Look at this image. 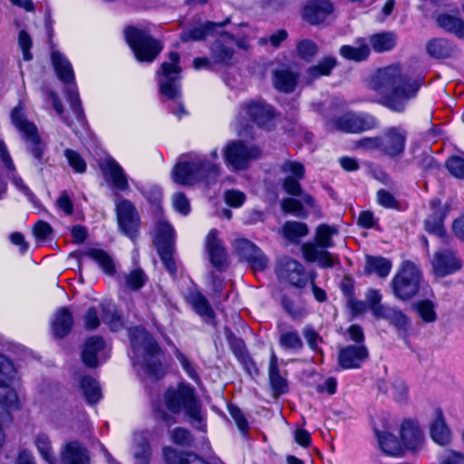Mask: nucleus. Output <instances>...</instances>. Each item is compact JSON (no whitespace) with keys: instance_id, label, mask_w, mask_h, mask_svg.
I'll return each instance as SVG.
<instances>
[{"instance_id":"obj_46","label":"nucleus","mask_w":464,"mask_h":464,"mask_svg":"<svg viewBox=\"0 0 464 464\" xmlns=\"http://www.w3.org/2000/svg\"><path fill=\"white\" fill-rule=\"evenodd\" d=\"M189 302L192 304L196 312L201 316L206 317L207 319H213L215 316V313L211 308L207 298L201 295L200 293H191L189 295Z\"/></svg>"},{"instance_id":"obj_22","label":"nucleus","mask_w":464,"mask_h":464,"mask_svg":"<svg viewBox=\"0 0 464 464\" xmlns=\"http://www.w3.org/2000/svg\"><path fill=\"white\" fill-rule=\"evenodd\" d=\"M299 73L284 66L273 72L274 87L281 92L291 93L295 90Z\"/></svg>"},{"instance_id":"obj_20","label":"nucleus","mask_w":464,"mask_h":464,"mask_svg":"<svg viewBox=\"0 0 464 464\" xmlns=\"http://www.w3.org/2000/svg\"><path fill=\"white\" fill-rule=\"evenodd\" d=\"M367 357L368 350L364 345H348L340 350L338 362L343 369L359 368Z\"/></svg>"},{"instance_id":"obj_34","label":"nucleus","mask_w":464,"mask_h":464,"mask_svg":"<svg viewBox=\"0 0 464 464\" xmlns=\"http://www.w3.org/2000/svg\"><path fill=\"white\" fill-rule=\"evenodd\" d=\"M427 53L435 59H444L450 57L454 53V48L450 43L444 38H434L426 44Z\"/></svg>"},{"instance_id":"obj_54","label":"nucleus","mask_w":464,"mask_h":464,"mask_svg":"<svg viewBox=\"0 0 464 464\" xmlns=\"http://www.w3.org/2000/svg\"><path fill=\"white\" fill-rule=\"evenodd\" d=\"M281 208L284 212L294 214L301 218H305L308 216V212L304 209L302 201L293 198H284L281 201Z\"/></svg>"},{"instance_id":"obj_4","label":"nucleus","mask_w":464,"mask_h":464,"mask_svg":"<svg viewBox=\"0 0 464 464\" xmlns=\"http://www.w3.org/2000/svg\"><path fill=\"white\" fill-rule=\"evenodd\" d=\"M124 35L139 62H153L163 49L161 42L154 38L146 29L130 25L125 28Z\"/></svg>"},{"instance_id":"obj_10","label":"nucleus","mask_w":464,"mask_h":464,"mask_svg":"<svg viewBox=\"0 0 464 464\" xmlns=\"http://www.w3.org/2000/svg\"><path fill=\"white\" fill-rule=\"evenodd\" d=\"M11 119L14 126L23 132L27 141L30 142L29 149L33 156L41 160L44 146L41 142L35 125L24 118L22 109L19 107L13 109Z\"/></svg>"},{"instance_id":"obj_50","label":"nucleus","mask_w":464,"mask_h":464,"mask_svg":"<svg viewBox=\"0 0 464 464\" xmlns=\"http://www.w3.org/2000/svg\"><path fill=\"white\" fill-rule=\"evenodd\" d=\"M412 310L416 311L425 323H432L437 319L434 304L430 300H421L411 304Z\"/></svg>"},{"instance_id":"obj_29","label":"nucleus","mask_w":464,"mask_h":464,"mask_svg":"<svg viewBox=\"0 0 464 464\" xmlns=\"http://www.w3.org/2000/svg\"><path fill=\"white\" fill-rule=\"evenodd\" d=\"M401 438L405 448L416 450L421 444L423 435L414 421L404 420L401 426Z\"/></svg>"},{"instance_id":"obj_38","label":"nucleus","mask_w":464,"mask_h":464,"mask_svg":"<svg viewBox=\"0 0 464 464\" xmlns=\"http://www.w3.org/2000/svg\"><path fill=\"white\" fill-rule=\"evenodd\" d=\"M437 24L447 32L464 38V22L460 18L449 14H441L437 17Z\"/></svg>"},{"instance_id":"obj_62","label":"nucleus","mask_w":464,"mask_h":464,"mask_svg":"<svg viewBox=\"0 0 464 464\" xmlns=\"http://www.w3.org/2000/svg\"><path fill=\"white\" fill-rule=\"evenodd\" d=\"M256 253L247 259V263L249 264L251 269L256 273L257 271H263L266 268L268 264V259L262 252L260 248H257Z\"/></svg>"},{"instance_id":"obj_63","label":"nucleus","mask_w":464,"mask_h":464,"mask_svg":"<svg viewBox=\"0 0 464 464\" xmlns=\"http://www.w3.org/2000/svg\"><path fill=\"white\" fill-rule=\"evenodd\" d=\"M303 335L305 338L308 346L313 351L321 352L320 348L318 347V343H323V338L319 335L318 333L315 332L312 326H305L303 330Z\"/></svg>"},{"instance_id":"obj_61","label":"nucleus","mask_w":464,"mask_h":464,"mask_svg":"<svg viewBox=\"0 0 464 464\" xmlns=\"http://www.w3.org/2000/svg\"><path fill=\"white\" fill-rule=\"evenodd\" d=\"M446 168L451 175L458 179L464 178V158L452 156L446 161Z\"/></svg>"},{"instance_id":"obj_13","label":"nucleus","mask_w":464,"mask_h":464,"mask_svg":"<svg viewBox=\"0 0 464 464\" xmlns=\"http://www.w3.org/2000/svg\"><path fill=\"white\" fill-rule=\"evenodd\" d=\"M431 265L434 274L437 276L444 277L459 271L462 266V262L455 250L443 248L434 254Z\"/></svg>"},{"instance_id":"obj_53","label":"nucleus","mask_w":464,"mask_h":464,"mask_svg":"<svg viewBox=\"0 0 464 464\" xmlns=\"http://www.w3.org/2000/svg\"><path fill=\"white\" fill-rule=\"evenodd\" d=\"M279 344L287 350H301L304 346L303 340L296 331H287L280 334Z\"/></svg>"},{"instance_id":"obj_32","label":"nucleus","mask_w":464,"mask_h":464,"mask_svg":"<svg viewBox=\"0 0 464 464\" xmlns=\"http://www.w3.org/2000/svg\"><path fill=\"white\" fill-rule=\"evenodd\" d=\"M433 208V214L425 220V228L430 233H434L440 237L444 236V229L442 221L445 217L444 212L441 210V201L438 198L433 199L430 203Z\"/></svg>"},{"instance_id":"obj_27","label":"nucleus","mask_w":464,"mask_h":464,"mask_svg":"<svg viewBox=\"0 0 464 464\" xmlns=\"http://www.w3.org/2000/svg\"><path fill=\"white\" fill-rule=\"evenodd\" d=\"M229 23L230 20L228 18L222 23H214L208 21L200 24L199 26H196L188 31L183 32L180 35V40L182 42H188L189 40H203L207 35H213L216 29L223 28Z\"/></svg>"},{"instance_id":"obj_64","label":"nucleus","mask_w":464,"mask_h":464,"mask_svg":"<svg viewBox=\"0 0 464 464\" xmlns=\"http://www.w3.org/2000/svg\"><path fill=\"white\" fill-rule=\"evenodd\" d=\"M18 44L23 52V56L25 61L33 59V55L30 53L33 42L30 34L25 30H21L18 35Z\"/></svg>"},{"instance_id":"obj_31","label":"nucleus","mask_w":464,"mask_h":464,"mask_svg":"<svg viewBox=\"0 0 464 464\" xmlns=\"http://www.w3.org/2000/svg\"><path fill=\"white\" fill-rule=\"evenodd\" d=\"M104 347V340L101 336H92L86 340L84 349L82 353V359L83 363L90 367L95 368L98 366L96 353L102 350Z\"/></svg>"},{"instance_id":"obj_42","label":"nucleus","mask_w":464,"mask_h":464,"mask_svg":"<svg viewBox=\"0 0 464 464\" xmlns=\"http://www.w3.org/2000/svg\"><path fill=\"white\" fill-rule=\"evenodd\" d=\"M376 436L382 450L391 456H399L402 453L401 445L392 433L376 431Z\"/></svg>"},{"instance_id":"obj_49","label":"nucleus","mask_w":464,"mask_h":464,"mask_svg":"<svg viewBox=\"0 0 464 464\" xmlns=\"http://www.w3.org/2000/svg\"><path fill=\"white\" fill-rule=\"evenodd\" d=\"M338 230L334 227H330L326 224H322L316 228L315 240L318 247L327 248L334 246L332 237L337 234Z\"/></svg>"},{"instance_id":"obj_17","label":"nucleus","mask_w":464,"mask_h":464,"mask_svg":"<svg viewBox=\"0 0 464 464\" xmlns=\"http://www.w3.org/2000/svg\"><path fill=\"white\" fill-rule=\"evenodd\" d=\"M13 363L0 354V402L9 406L16 400L15 392L8 386V382L14 377Z\"/></svg>"},{"instance_id":"obj_44","label":"nucleus","mask_w":464,"mask_h":464,"mask_svg":"<svg viewBox=\"0 0 464 464\" xmlns=\"http://www.w3.org/2000/svg\"><path fill=\"white\" fill-rule=\"evenodd\" d=\"M105 170L110 174L113 185L120 190L128 188L127 177L121 167L112 159L105 162Z\"/></svg>"},{"instance_id":"obj_14","label":"nucleus","mask_w":464,"mask_h":464,"mask_svg":"<svg viewBox=\"0 0 464 464\" xmlns=\"http://www.w3.org/2000/svg\"><path fill=\"white\" fill-rule=\"evenodd\" d=\"M376 120L371 115L360 116L353 112L345 113L334 121L337 130L344 132H361L375 128Z\"/></svg>"},{"instance_id":"obj_52","label":"nucleus","mask_w":464,"mask_h":464,"mask_svg":"<svg viewBox=\"0 0 464 464\" xmlns=\"http://www.w3.org/2000/svg\"><path fill=\"white\" fill-rule=\"evenodd\" d=\"M35 446L48 464H55V458L51 446V440L45 434H38L34 440Z\"/></svg>"},{"instance_id":"obj_35","label":"nucleus","mask_w":464,"mask_h":464,"mask_svg":"<svg viewBox=\"0 0 464 464\" xmlns=\"http://www.w3.org/2000/svg\"><path fill=\"white\" fill-rule=\"evenodd\" d=\"M52 62L59 79L64 83H70L74 80V74L71 63L59 52H53Z\"/></svg>"},{"instance_id":"obj_58","label":"nucleus","mask_w":464,"mask_h":464,"mask_svg":"<svg viewBox=\"0 0 464 464\" xmlns=\"http://www.w3.org/2000/svg\"><path fill=\"white\" fill-rule=\"evenodd\" d=\"M282 305L285 311L294 319L300 320L305 315V310L299 304H296L292 299L284 295L282 297Z\"/></svg>"},{"instance_id":"obj_12","label":"nucleus","mask_w":464,"mask_h":464,"mask_svg":"<svg viewBox=\"0 0 464 464\" xmlns=\"http://www.w3.org/2000/svg\"><path fill=\"white\" fill-rule=\"evenodd\" d=\"M281 172L289 174L282 180L283 189L291 196H301L302 187L300 180L304 178V166L299 161L285 160L280 166Z\"/></svg>"},{"instance_id":"obj_23","label":"nucleus","mask_w":464,"mask_h":464,"mask_svg":"<svg viewBox=\"0 0 464 464\" xmlns=\"http://www.w3.org/2000/svg\"><path fill=\"white\" fill-rule=\"evenodd\" d=\"M302 252L306 261L317 262L322 267H333L338 262L337 256L313 243H304L302 246Z\"/></svg>"},{"instance_id":"obj_55","label":"nucleus","mask_w":464,"mask_h":464,"mask_svg":"<svg viewBox=\"0 0 464 464\" xmlns=\"http://www.w3.org/2000/svg\"><path fill=\"white\" fill-rule=\"evenodd\" d=\"M147 276L142 269L137 268L125 276L126 286L133 291L140 290L146 283Z\"/></svg>"},{"instance_id":"obj_3","label":"nucleus","mask_w":464,"mask_h":464,"mask_svg":"<svg viewBox=\"0 0 464 464\" xmlns=\"http://www.w3.org/2000/svg\"><path fill=\"white\" fill-rule=\"evenodd\" d=\"M129 337L133 351L144 352V366L147 372L155 378L164 375L162 362L160 357V348L154 338L141 327L130 329Z\"/></svg>"},{"instance_id":"obj_24","label":"nucleus","mask_w":464,"mask_h":464,"mask_svg":"<svg viewBox=\"0 0 464 464\" xmlns=\"http://www.w3.org/2000/svg\"><path fill=\"white\" fill-rule=\"evenodd\" d=\"M63 464H90L87 450L79 441L68 442L61 453Z\"/></svg>"},{"instance_id":"obj_1","label":"nucleus","mask_w":464,"mask_h":464,"mask_svg":"<svg viewBox=\"0 0 464 464\" xmlns=\"http://www.w3.org/2000/svg\"><path fill=\"white\" fill-rule=\"evenodd\" d=\"M421 84V80L402 74L398 65L377 70L369 82L370 89L380 96L376 102L398 112L404 110L407 101L416 96Z\"/></svg>"},{"instance_id":"obj_8","label":"nucleus","mask_w":464,"mask_h":464,"mask_svg":"<svg viewBox=\"0 0 464 464\" xmlns=\"http://www.w3.org/2000/svg\"><path fill=\"white\" fill-rule=\"evenodd\" d=\"M169 60V62H164L160 66L165 81L160 83V90L164 96L174 99L179 94V54L177 52H170Z\"/></svg>"},{"instance_id":"obj_15","label":"nucleus","mask_w":464,"mask_h":464,"mask_svg":"<svg viewBox=\"0 0 464 464\" xmlns=\"http://www.w3.org/2000/svg\"><path fill=\"white\" fill-rule=\"evenodd\" d=\"M406 138V130L400 127L387 129L381 137L382 153L391 158L401 156L405 149Z\"/></svg>"},{"instance_id":"obj_45","label":"nucleus","mask_w":464,"mask_h":464,"mask_svg":"<svg viewBox=\"0 0 464 464\" xmlns=\"http://www.w3.org/2000/svg\"><path fill=\"white\" fill-rule=\"evenodd\" d=\"M284 237L293 242L296 243L300 237H305L309 228L306 224L297 221H286L282 227Z\"/></svg>"},{"instance_id":"obj_47","label":"nucleus","mask_w":464,"mask_h":464,"mask_svg":"<svg viewBox=\"0 0 464 464\" xmlns=\"http://www.w3.org/2000/svg\"><path fill=\"white\" fill-rule=\"evenodd\" d=\"M165 459L168 464H208L195 454H179L175 450H165Z\"/></svg>"},{"instance_id":"obj_28","label":"nucleus","mask_w":464,"mask_h":464,"mask_svg":"<svg viewBox=\"0 0 464 464\" xmlns=\"http://www.w3.org/2000/svg\"><path fill=\"white\" fill-rule=\"evenodd\" d=\"M73 318L67 307L60 308L54 314L52 324L53 334L56 338H64L72 330Z\"/></svg>"},{"instance_id":"obj_21","label":"nucleus","mask_w":464,"mask_h":464,"mask_svg":"<svg viewBox=\"0 0 464 464\" xmlns=\"http://www.w3.org/2000/svg\"><path fill=\"white\" fill-rule=\"evenodd\" d=\"M200 166L197 161H182L176 164L172 177L176 183L184 186H193L199 182Z\"/></svg>"},{"instance_id":"obj_11","label":"nucleus","mask_w":464,"mask_h":464,"mask_svg":"<svg viewBox=\"0 0 464 464\" xmlns=\"http://www.w3.org/2000/svg\"><path fill=\"white\" fill-rule=\"evenodd\" d=\"M116 213L121 230L135 240L139 235L140 217L134 205L127 199H121L116 205Z\"/></svg>"},{"instance_id":"obj_33","label":"nucleus","mask_w":464,"mask_h":464,"mask_svg":"<svg viewBox=\"0 0 464 464\" xmlns=\"http://www.w3.org/2000/svg\"><path fill=\"white\" fill-rule=\"evenodd\" d=\"M340 54L347 60L362 62L370 55V47L364 39H359L356 45H343Z\"/></svg>"},{"instance_id":"obj_56","label":"nucleus","mask_w":464,"mask_h":464,"mask_svg":"<svg viewBox=\"0 0 464 464\" xmlns=\"http://www.w3.org/2000/svg\"><path fill=\"white\" fill-rule=\"evenodd\" d=\"M269 381L273 389V396L278 398L288 390L287 381L281 376L278 371L269 372Z\"/></svg>"},{"instance_id":"obj_57","label":"nucleus","mask_w":464,"mask_h":464,"mask_svg":"<svg viewBox=\"0 0 464 464\" xmlns=\"http://www.w3.org/2000/svg\"><path fill=\"white\" fill-rule=\"evenodd\" d=\"M200 166L199 181L205 179L208 183L215 180L219 174V168L217 164L211 163L207 160L197 161Z\"/></svg>"},{"instance_id":"obj_40","label":"nucleus","mask_w":464,"mask_h":464,"mask_svg":"<svg viewBox=\"0 0 464 464\" xmlns=\"http://www.w3.org/2000/svg\"><path fill=\"white\" fill-rule=\"evenodd\" d=\"M85 256L94 260L100 267L109 276L116 272L115 265L111 256L102 249L92 248L85 253Z\"/></svg>"},{"instance_id":"obj_41","label":"nucleus","mask_w":464,"mask_h":464,"mask_svg":"<svg viewBox=\"0 0 464 464\" xmlns=\"http://www.w3.org/2000/svg\"><path fill=\"white\" fill-rule=\"evenodd\" d=\"M80 385L83 396L89 404H95L100 401L102 391L95 379L90 376H84L82 378Z\"/></svg>"},{"instance_id":"obj_25","label":"nucleus","mask_w":464,"mask_h":464,"mask_svg":"<svg viewBox=\"0 0 464 464\" xmlns=\"http://www.w3.org/2000/svg\"><path fill=\"white\" fill-rule=\"evenodd\" d=\"M247 114L259 127H266L275 118L273 107L263 102H255L247 105Z\"/></svg>"},{"instance_id":"obj_59","label":"nucleus","mask_w":464,"mask_h":464,"mask_svg":"<svg viewBox=\"0 0 464 464\" xmlns=\"http://www.w3.org/2000/svg\"><path fill=\"white\" fill-rule=\"evenodd\" d=\"M171 439L174 443L181 446H190L194 441L190 431L181 427L175 428L171 431Z\"/></svg>"},{"instance_id":"obj_60","label":"nucleus","mask_w":464,"mask_h":464,"mask_svg":"<svg viewBox=\"0 0 464 464\" xmlns=\"http://www.w3.org/2000/svg\"><path fill=\"white\" fill-rule=\"evenodd\" d=\"M64 155L70 164V166L79 173H83L86 170V163L82 156L75 150L66 149Z\"/></svg>"},{"instance_id":"obj_30","label":"nucleus","mask_w":464,"mask_h":464,"mask_svg":"<svg viewBox=\"0 0 464 464\" xmlns=\"http://www.w3.org/2000/svg\"><path fill=\"white\" fill-rule=\"evenodd\" d=\"M430 436L440 445H446L450 440V431L446 424L440 408L435 410V420L430 425Z\"/></svg>"},{"instance_id":"obj_39","label":"nucleus","mask_w":464,"mask_h":464,"mask_svg":"<svg viewBox=\"0 0 464 464\" xmlns=\"http://www.w3.org/2000/svg\"><path fill=\"white\" fill-rule=\"evenodd\" d=\"M102 319L112 332H117L123 327L121 315L118 314L116 306L110 303H102Z\"/></svg>"},{"instance_id":"obj_5","label":"nucleus","mask_w":464,"mask_h":464,"mask_svg":"<svg viewBox=\"0 0 464 464\" xmlns=\"http://www.w3.org/2000/svg\"><path fill=\"white\" fill-rule=\"evenodd\" d=\"M153 245L161 261L169 274L175 275L177 266L173 255L175 252V230L165 219H159L154 227Z\"/></svg>"},{"instance_id":"obj_18","label":"nucleus","mask_w":464,"mask_h":464,"mask_svg":"<svg viewBox=\"0 0 464 464\" xmlns=\"http://www.w3.org/2000/svg\"><path fill=\"white\" fill-rule=\"evenodd\" d=\"M207 250L210 263L219 271L226 270L228 266L227 255L222 242L218 238V231L212 229L207 237Z\"/></svg>"},{"instance_id":"obj_2","label":"nucleus","mask_w":464,"mask_h":464,"mask_svg":"<svg viewBox=\"0 0 464 464\" xmlns=\"http://www.w3.org/2000/svg\"><path fill=\"white\" fill-rule=\"evenodd\" d=\"M166 408L173 414L184 411L189 423L199 430H205L206 424L202 414V405L196 391L188 384L180 382L177 387H169L163 395Z\"/></svg>"},{"instance_id":"obj_26","label":"nucleus","mask_w":464,"mask_h":464,"mask_svg":"<svg viewBox=\"0 0 464 464\" xmlns=\"http://www.w3.org/2000/svg\"><path fill=\"white\" fill-rule=\"evenodd\" d=\"M337 65L334 57L328 56L321 59L317 64L308 67L304 72V80L306 84H312L322 76H329L333 69Z\"/></svg>"},{"instance_id":"obj_19","label":"nucleus","mask_w":464,"mask_h":464,"mask_svg":"<svg viewBox=\"0 0 464 464\" xmlns=\"http://www.w3.org/2000/svg\"><path fill=\"white\" fill-rule=\"evenodd\" d=\"M334 12L330 0H310L303 10V18L310 24L323 23Z\"/></svg>"},{"instance_id":"obj_16","label":"nucleus","mask_w":464,"mask_h":464,"mask_svg":"<svg viewBox=\"0 0 464 464\" xmlns=\"http://www.w3.org/2000/svg\"><path fill=\"white\" fill-rule=\"evenodd\" d=\"M235 44L236 40L231 34L227 32L220 34L211 45V55L215 63L230 64L235 53Z\"/></svg>"},{"instance_id":"obj_7","label":"nucleus","mask_w":464,"mask_h":464,"mask_svg":"<svg viewBox=\"0 0 464 464\" xmlns=\"http://www.w3.org/2000/svg\"><path fill=\"white\" fill-rule=\"evenodd\" d=\"M223 153L226 163L234 170L239 171L247 169L251 161L259 158L261 152L256 146L234 140L225 147Z\"/></svg>"},{"instance_id":"obj_51","label":"nucleus","mask_w":464,"mask_h":464,"mask_svg":"<svg viewBox=\"0 0 464 464\" xmlns=\"http://www.w3.org/2000/svg\"><path fill=\"white\" fill-rule=\"evenodd\" d=\"M318 45L310 39H303L296 44L298 56L305 62H312L318 53Z\"/></svg>"},{"instance_id":"obj_6","label":"nucleus","mask_w":464,"mask_h":464,"mask_svg":"<svg viewBox=\"0 0 464 464\" xmlns=\"http://www.w3.org/2000/svg\"><path fill=\"white\" fill-rule=\"evenodd\" d=\"M420 278L417 266L410 261L404 262L392 283L395 296L403 301L413 298L420 290Z\"/></svg>"},{"instance_id":"obj_36","label":"nucleus","mask_w":464,"mask_h":464,"mask_svg":"<svg viewBox=\"0 0 464 464\" xmlns=\"http://www.w3.org/2000/svg\"><path fill=\"white\" fill-rule=\"evenodd\" d=\"M369 41L375 52L383 53L393 49L396 45L397 36L392 32H383L372 34Z\"/></svg>"},{"instance_id":"obj_48","label":"nucleus","mask_w":464,"mask_h":464,"mask_svg":"<svg viewBox=\"0 0 464 464\" xmlns=\"http://www.w3.org/2000/svg\"><path fill=\"white\" fill-rule=\"evenodd\" d=\"M226 333L229 346L236 357L241 363H246L249 361V354L246 349L244 341L241 338L237 337L228 329L226 330Z\"/></svg>"},{"instance_id":"obj_37","label":"nucleus","mask_w":464,"mask_h":464,"mask_svg":"<svg viewBox=\"0 0 464 464\" xmlns=\"http://www.w3.org/2000/svg\"><path fill=\"white\" fill-rule=\"evenodd\" d=\"M133 440L136 464H150L151 451L147 438L142 433H135Z\"/></svg>"},{"instance_id":"obj_9","label":"nucleus","mask_w":464,"mask_h":464,"mask_svg":"<svg viewBox=\"0 0 464 464\" xmlns=\"http://www.w3.org/2000/svg\"><path fill=\"white\" fill-rule=\"evenodd\" d=\"M276 275L280 280L288 282L295 287L304 288L308 283L304 266L288 256H284L277 261Z\"/></svg>"},{"instance_id":"obj_43","label":"nucleus","mask_w":464,"mask_h":464,"mask_svg":"<svg viewBox=\"0 0 464 464\" xmlns=\"http://www.w3.org/2000/svg\"><path fill=\"white\" fill-rule=\"evenodd\" d=\"M392 268V263L382 256H366L365 272L367 274L376 273L380 277H386Z\"/></svg>"}]
</instances>
